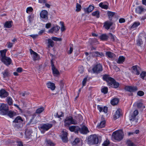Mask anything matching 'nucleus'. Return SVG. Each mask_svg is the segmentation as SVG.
Instances as JSON below:
<instances>
[{
  "instance_id": "obj_1",
  "label": "nucleus",
  "mask_w": 146,
  "mask_h": 146,
  "mask_svg": "<svg viewBox=\"0 0 146 146\" xmlns=\"http://www.w3.org/2000/svg\"><path fill=\"white\" fill-rule=\"evenodd\" d=\"M78 117L80 119H78L77 118L76 119H73L71 116L66 117L64 120V125L66 127H68L71 124H77L82 119L81 115H78Z\"/></svg>"
},
{
  "instance_id": "obj_2",
  "label": "nucleus",
  "mask_w": 146,
  "mask_h": 146,
  "mask_svg": "<svg viewBox=\"0 0 146 146\" xmlns=\"http://www.w3.org/2000/svg\"><path fill=\"white\" fill-rule=\"evenodd\" d=\"M98 135L96 134L91 135L88 139V143L90 145L97 144L99 142Z\"/></svg>"
},
{
  "instance_id": "obj_3",
  "label": "nucleus",
  "mask_w": 146,
  "mask_h": 146,
  "mask_svg": "<svg viewBox=\"0 0 146 146\" xmlns=\"http://www.w3.org/2000/svg\"><path fill=\"white\" fill-rule=\"evenodd\" d=\"M123 133L121 130L115 131L112 134V138L114 140L120 141L123 138Z\"/></svg>"
},
{
  "instance_id": "obj_4",
  "label": "nucleus",
  "mask_w": 146,
  "mask_h": 146,
  "mask_svg": "<svg viewBox=\"0 0 146 146\" xmlns=\"http://www.w3.org/2000/svg\"><path fill=\"white\" fill-rule=\"evenodd\" d=\"M8 110V107L7 105L3 103L0 104V111H1V114L2 115L6 114Z\"/></svg>"
},
{
  "instance_id": "obj_5",
  "label": "nucleus",
  "mask_w": 146,
  "mask_h": 146,
  "mask_svg": "<svg viewBox=\"0 0 146 146\" xmlns=\"http://www.w3.org/2000/svg\"><path fill=\"white\" fill-rule=\"evenodd\" d=\"M52 126V124L50 123L44 124L41 125L40 129L41 132L47 131L51 128Z\"/></svg>"
},
{
  "instance_id": "obj_6",
  "label": "nucleus",
  "mask_w": 146,
  "mask_h": 146,
  "mask_svg": "<svg viewBox=\"0 0 146 146\" xmlns=\"http://www.w3.org/2000/svg\"><path fill=\"white\" fill-rule=\"evenodd\" d=\"M108 85L110 87L114 88H118L119 85V83L116 82L113 78L111 80V81L108 83Z\"/></svg>"
},
{
  "instance_id": "obj_7",
  "label": "nucleus",
  "mask_w": 146,
  "mask_h": 146,
  "mask_svg": "<svg viewBox=\"0 0 146 146\" xmlns=\"http://www.w3.org/2000/svg\"><path fill=\"white\" fill-rule=\"evenodd\" d=\"M47 11L45 10H42L40 13L41 18L44 19V21H47L48 19Z\"/></svg>"
},
{
  "instance_id": "obj_8",
  "label": "nucleus",
  "mask_w": 146,
  "mask_h": 146,
  "mask_svg": "<svg viewBox=\"0 0 146 146\" xmlns=\"http://www.w3.org/2000/svg\"><path fill=\"white\" fill-rule=\"evenodd\" d=\"M132 69L133 73L137 75H139L141 70V69L139 66L137 65L134 66L132 67Z\"/></svg>"
},
{
  "instance_id": "obj_9",
  "label": "nucleus",
  "mask_w": 146,
  "mask_h": 146,
  "mask_svg": "<svg viewBox=\"0 0 146 146\" xmlns=\"http://www.w3.org/2000/svg\"><path fill=\"white\" fill-rule=\"evenodd\" d=\"M69 129L71 132H74L75 133H78L80 131V128L79 126L76 125H72L69 127Z\"/></svg>"
},
{
  "instance_id": "obj_10",
  "label": "nucleus",
  "mask_w": 146,
  "mask_h": 146,
  "mask_svg": "<svg viewBox=\"0 0 146 146\" xmlns=\"http://www.w3.org/2000/svg\"><path fill=\"white\" fill-rule=\"evenodd\" d=\"M125 90L127 91L131 92L137 91V88L136 86H126L125 87Z\"/></svg>"
},
{
  "instance_id": "obj_11",
  "label": "nucleus",
  "mask_w": 146,
  "mask_h": 146,
  "mask_svg": "<svg viewBox=\"0 0 146 146\" xmlns=\"http://www.w3.org/2000/svg\"><path fill=\"white\" fill-rule=\"evenodd\" d=\"M1 73L3 75V77L4 78L9 77L11 75L10 72L8 69L4 70Z\"/></svg>"
},
{
  "instance_id": "obj_12",
  "label": "nucleus",
  "mask_w": 146,
  "mask_h": 146,
  "mask_svg": "<svg viewBox=\"0 0 146 146\" xmlns=\"http://www.w3.org/2000/svg\"><path fill=\"white\" fill-rule=\"evenodd\" d=\"M67 135L66 132L64 131H62V134L61 135V137L62 141L64 142H66L68 141Z\"/></svg>"
},
{
  "instance_id": "obj_13",
  "label": "nucleus",
  "mask_w": 146,
  "mask_h": 146,
  "mask_svg": "<svg viewBox=\"0 0 146 146\" xmlns=\"http://www.w3.org/2000/svg\"><path fill=\"white\" fill-rule=\"evenodd\" d=\"M93 73H98L100 70V64H98L95 65L92 69Z\"/></svg>"
},
{
  "instance_id": "obj_14",
  "label": "nucleus",
  "mask_w": 146,
  "mask_h": 146,
  "mask_svg": "<svg viewBox=\"0 0 146 146\" xmlns=\"http://www.w3.org/2000/svg\"><path fill=\"white\" fill-rule=\"evenodd\" d=\"M9 95L8 92L4 89H2L0 90V97L1 98L7 97Z\"/></svg>"
},
{
  "instance_id": "obj_15",
  "label": "nucleus",
  "mask_w": 146,
  "mask_h": 146,
  "mask_svg": "<svg viewBox=\"0 0 146 146\" xmlns=\"http://www.w3.org/2000/svg\"><path fill=\"white\" fill-rule=\"evenodd\" d=\"M60 29V27L59 26L56 25V26L52 27L49 30L48 32L52 33L53 32H54L56 33H57Z\"/></svg>"
},
{
  "instance_id": "obj_16",
  "label": "nucleus",
  "mask_w": 146,
  "mask_h": 146,
  "mask_svg": "<svg viewBox=\"0 0 146 146\" xmlns=\"http://www.w3.org/2000/svg\"><path fill=\"white\" fill-rule=\"evenodd\" d=\"M2 62L7 65H10L11 62V60L10 58L6 57L1 60Z\"/></svg>"
},
{
  "instance_id": "obj_17",
  "label": "nucleus",
  "mask_w": 146,
  "mask_h": 146,
  "mask_svg": "<svg viewBox=\"0 0 146 146\" xmlns=\"http://www.w3.org/2000/svg\"><path fill=\"white\" fill-rule=\"evenodd\" d=\"M80 132L83 134H86L89 132L88 128L85 126H83L80 130Z\"/></svg>"
},
{
  "instance_id": "obj_18",
  "label": "nucleus",
  "mask_w": 146,
  "mask_h": 146,
  "mask_svg": "<svg viewBox=\"0 0 146 146\" xmlns=\"http://www.w3.org/2000/svg\"><path fill=\"white\" fill-rule=\"evenodd\" d=\"M51 68L54 76H57L60 74L59 72L55 67H53V65H52V68Z\"/></svg>"
},
{
  "instance_id": "obj_19",
  "label": "nucleus",
  "mask_w": 146,
  "mask_h": 146,
  "mask_svg": "<svg viewBox=\"0 0 146 146\" xmlns=\"http://www.w3.org/2000/svg\"><path fill=\"white\" fill-rule=\"evenodd\" d=\"M121 110L120 109H118L116 111L115 114L113 116L114 119L115 120L119 118L121 115Z\"/></svg>"
},
{
  "instance_id": "obj_20",
  "label": "nucleus",
  "mask_w": 146,
  "mask_h": 146,
  "mask_svg": "<svg viewBox=\"0 0 146 146\" xmlns=\"http://www.w3.org/2000/svg\"><path fill=\"white\" fill-rule=\"evenodd\" d=\"M47 87L48 88H50L51 90H53L55 88V84L51 82H48L46 84Z\"/></svg>"
},
{
  "instance_id": "obj_21",
  "label": "nucleus",
  "mask_w": 146,
  "mask_h": 146,
  "mask_svg": "<svg viewBox=\"0 0 146 146\" xmlns=\"http://www.w3.org/2000/svg\"><path fill=\"white\" fill-rule=\"evenodd\" d=\"M138 110H135L130 117V120L132 121H134L135 117L138 114Z\"/></svg>"
},
{
  "instance_id": "obj_22",
  "label": "nucleus",
  "mask_w": 146,
  "mask_h": 146,
  "mask_svg": "<svg viewBox=\"0 0 146 146\" xmlns=\"http://www.w3.org/2000/svg\"><path fill=\"white\" fill-rule=\"evenodd\" d=\"M113 78L110 77L108 75H103V79L104 81H106L107 82L108 84V83H109L111 81Z\"/></svg>"
},
{
  "instance_id": "obj_23",
  "label": "nucleus",
  "mask_w": 146,
  "mask_h": 146,
  "mask_svg": "<svg viewBox=\"0 0 146 146\" xmlns=\"http://www.w3.org/2000/svg\"><path fill=\"white\" fill-rule=\"evenodd\" d=\"M7 50L6 49L0 50L1 56V60L7 57L6 56V53Z\"/></svg>"
},
{
  "instance_id": "obj_24",
  "label": "nucleus",
  "mask_w": 146,
  "mask_h": 146,
  "mask_svg": "<svg viewBox=\"0 0 146 146\" xmlns=\"http://www.w3.org/2000/svg\"><path fill=\"white\" fill-rule=\"evenodd\" d=\"M135 10L137 13L141 14L142 12H144L146 10L143 8V7L141 6H138L136 8Z\"/></svg>"
},
{
  "instance_id": "obj_25",
  "label": "nucleus",
  "mask_w": 146,
  "mask_h": 146,
  "mask_svg": "<svg viewBox=\"0 0 146 146\" xmlns=\"http://www.w3.org/2000/svg\"><path fill=\"white\" fill-rule=\"evenodd\" d=\"M113 23L111 22L107 21L106 22L104 25L105 29L108 30L110 27L112 25Z\"/></svg>"
},
{
  "instance_id": "obj_26",
  "label": "nucleus",
  "mask_w": 146,
  "mask_h": 146,
  "mask_svg": "<svg viewBox=\"0 0 146 146\" xmlns=\"http://www.w3.org/2000/svg\"><path fill=\"white\" fill-rule=\"evenodd\" d=\"M12 22L11 21H8L6 22L4 24L5 28H9L12 26Z\"/></svg>"
},
{
  "instance_id": "obj_27",
  "label": "nucleus",
  "mask_w": 146,
  "mask_h": 146,
  "mask_svg": "<svg viewBox=\"0 0 146 146\" xmlns=\"http://www.w3.org/2000/svg\"><path fill=\"white\" fill-rule=\"evenodd\" d=\"M106 55L109 58L114 59L115 57V55L113 53L110 52H107L106 53Z\"/></svg>"
},
{
  "instance_id": "obj_28",
  "label": "nucleus",
  "mask_w": 146,
  "mask_h": 146,
  "mask_svg": "<svg viewBox=\"0 0 146 146\" xmlns=\"http://www.w3.org/2000/svg\"><path fill=\"white\" fill-rule=\"evenodd\" d=\"M32 133V130H27L25 131V137L27 139H29L31 136V133Z\"/></svg>"
},
{
  "instance_id": "obj_29",
  "label": "nucleus",
  "mask_w": 146,
  "mask_h": 146,
  "mask_svg": "<svg viewBox=\"0 0 146 146\" xmlns=\"http://www.w3.org/2000/svg\"><path fill=\"white\" fill-rule=\"evenodd\" d=\"M108 4L106 2H105L104 3L101 2V8L105 9H107L108 7Z\"/></svg>"
},
{
  "instance_id": "obj_30",
  "label": "nucleus",
  "mask_w": 146,
  "mask_h": 146,
  "mask_svg": "<svg viewBox=\"0 0 146 146\" xmlns=\"http://www.w3.org/2000/svg\"><path fill=\"white\" fill-rule=\"evenodd\" d=\"M140 25L139 22H135L131 26V29H136Z\"/></svg>"
},
{
  "instance_id": "obj_31",
  "label": "nucleus",
  "mask_w": 146,
  "mask_h": 146,
  "mask_svg": "<svg viewBox=\"0 0 146 146\" xmlns=\"http://www.w3.org/2000/svg\"><path fill=\"white\" fill-rule=\"evenodd\" d=\"M45 142L48 146H54L55 145V144L50 140L46 139Z\"/></svg>"
},
{
  "instance_id": "obj_32",
  "label": "nucleus",
  "mask_w": 146,
  "mask_h": 146,
  "mask_svg": "<svg viewBox=\"0 0 146 146\" xmlns=\"http://www.w3.org/2000/svg\"><path fill=\"white\" fill-rule=\"evenodd\" d=\"M23 121L21 117L18 116L13 121V122L16 123H20Z\"/></svg>"
},
{
  "instance_id": "obj_33",
  "label": "nucleus",
  "mask_w": 146,
  "mask_h": 146,
  "mask_svg": "<svg viewBox=\"0 0 146 146\" xmlns=\"http://www.w3.org/2000/svg\"><path fill=\"white\" fill-rule=\"evenodd\" d=\"M48 47H53L54 45V42L51 39H48Z\"/></svg>"
},
{
  "instance_id": "obj_34",
  "label": "nucleus",
  "mask_w": 146,
  "mask_h": 146,
  "mask_svg": "<svg viewBox=\"0 0 146 146\" xmlns=\"http://www.w3.org/2000/svg\"><path fill=\"white\" fill-rule=\"evenodd\" d=\"M119 100L117 98H114L112 99L111 102V104L113 105H117L118 103Z\"/></svg>"
},
{
  "instance_id": "obj_35",
  "label": "nucleus",
  "mask_w": 146,
  "mask_h": 146,
  "mask_svg": "<svg viewBox=\"0 0 146 146\" xmlns=\"http://www.w3.org/2000/svg\"><path fill=\"white\" fill-rule=\"evenodd\" d=\"M125 60V58L123 56H120L118 58L117 62L119 64H121L124 62Z\"/></svg>"
},
{
  "instance_id": "obj_36",
  "label": "nucleus",
  "mask_w": 146,
  "mask_h": 146,
  "mask_svg": "<svg viewBox=\"0 0 146 146\" xmlns=\"http://www.w3.org/2000/svg\"><path fill=\"white\" fill-rule=\"evenodd\" d=\"M108 88L107 87L102 86L101 89V92L104 94L107 93Z\"/></svg>"
},
{
  "instance_id": "obj_37",
  "label": "nucleus",
  "mask_w": 146,
  "mask_h": 146,
  "mask_svg": "<svg viewBox=\"0 0 146 146\" xmlns=\"http://www.w3.org/2000/svg\"><path fill=\"white\" fill-rule=\"evenodd\" d=\"M6 101L8 104L11 106L13 104V100L10 97H8L6 99Z\"/></svg>"
},
{
  "instance_id": "obj_38",
  "label": "nucleus",
  "mask_w": 146,
  "mask_h": 146,
  "mask_svg": "<svg viewBox=\"0 0 146 146\" xmlns=\"http://www.w3.org/2000/svg\"><path fill=\"white\" fill-rule=\"evenodd\" d=\"M108 14L110 19L111 20L112 17L114 16L115 14V13L111 11H108Z\"/></svg>"
},
{
  "instance_id": "obj_39",
  "label": "nucleus",
  "mask_w": 146,
  "mask_h": 146,
  "mask_svg": "<svg viewBox=\"0 0 146 146\" xmlns=\"http://www.w3.org/2000/svg\"><path fill=\"white\" fill-rule=\"evenodd\" d=\"M8 115L10 117L12 118L16 115V113L14 112L9 111L8 113Z\"/></svg>"
},
{
  "instance_id": "obj_40",
  "label": "nucleus",
  "mask_w": 146,
  "mask_h": 146,
  "mask_svg": "<svg viewBox=\"0 0 146 146\" xmlns=\"http://www.w3.org/2000/svg\"><path fill=\"white\" fill-rule=\"evenodd\" d=\"M44 109L43 107H41L38 108L36 111V113L38 114H40L43 112Z\"/></svg>"
},
{
  "instance_id": "obj_41",
  "label": "nucleus",
  "mask_w": 146,
  "mask_h": 146,
  "mask_svg": "<svg viewBox=\"0 0 146 146\" xmlns=\"http://www.w3.org/2000/svg\"><path fill=\"white\" fill-rule=\"evenodd\" d=\"M93 16L96 17L97 18H98L100 17V12L98 11H96L93 12L92 13Z\"/></svg>"
},
{
  "instance_id": "obj_42",
  "label": "nucleus",
  "mask_w": 146,
  "mask_h": 146,
  "mask_svg": "<svg viewBox=\"0 0 146 146\" xmlns=\"http://www.w3.org/2000/svg\"><path fill=\"white\" fill-rule=\"evenodd\" d=\"M108 38V36L106 34H103L101 35V40H107Z\"/></svg>"
},
{
  "instance_id": "obj_43",
  "label": "nucleus",
  "mask_w": 146,
  "mask_h": 146,
  "mask_svg": "<svg viewBox=\"0 0 146 146\" xmlns=\"http://www.w3.org/2000/svg\"><path fill=\"white\" fill-rule=\"evenodd\" d=\"M137 105L138 108L143 109L145 108V106L141 103H138L137 104Z\"/></svg>"
},
{
  "instance_id": "obj_44",
  "label": "nucleus",
  "mask_w": 146,
  "mask_h": 146,
  "mask_svg": "<svg viewBox=\"0 0 146 146\" xmlns=\"http://www.w3.org/2000/svg\"><path fill=\"white\" fill-rule=\"evenodd\" d=\"M126 143L128 146H136L132 141L129 140L127 141Z\"/></svg>"
},
{
  "instance_id": "obj_45",
  "label": "nucleus",
  "mask_w": 146,
  "mask_h": 146,
  "mask_svg": "<svg viewBox=\"0 0 146 146\" xmlns=\"http://www.w3.org/2000/svg\"><path fill=\"white\" fill-rule=\"evenodd\" d=\"M102 121L101 120V128L105 127L106 121L104 118H102Z\"/></svg>"
},
{
  "instance_id": "obj_46",
  "label": "nucleus",
  "mask_w": 146,
  "mask_h": 146,
  "mask_svg": "<svg viewBox=\"0 0 146 146\" xmlns=\"http://www.w3.org/2000/svg\"><path fill=\"white\" fill-rule=\"evenodd\" d=\"M39 57L36 53H35L33 54V59L34 60H37L39 59Z\"/></svg>"
},
{
  "instance_id": "obj_47",
  "label": "nucleus",
  "mask_w": 146,
  "mask_h": 146,
  "mask_svg": "<svg viewBox=\"0 0 146 146\" xmlns=\"http://www.w3.org/2000/svg\"><path fill=\"white\" fill-rule=\"evenodd\" d=\"M94 8V6L90 5L87 9V12H90L93 10Z\"/></svg>"
},
{
  "instance_id": "obj_48",
  "label": "nucleus",
  "mask_w": 146,
  "mask_h": 146,
  "mask_svg": "<svg viewBox=\"0 0 146 146\" xmlns=\"http://www.w3.org/2000/svg\"><path fill=\"white\" fill-rule=\"evenodd\" d=\"M108 108L106 106L101 107V112H104L105 113H107L108 112Z\"/></svg>"
},
{
  "instance_id": "obj_49",
  "label": "nucleus",
  "mask_w": 146,
  "mask_h": 146,
  "mask_svg": "<svg viewBox=\"0 0 146 146\" xmlns=\"http://www.w3.org/2000/svg\"><path fill=\"white\" fill-rule=\"evenodd\" d=\"M146 76V72L145 71H143L140 74V77L144 80V77Z\"/></svg>"
},
{
  "instance_id": "obj_50",
  "label": "nucleus",
  "mask_w": 146,
  "mask_h": 146,
  "mask_svg": "<svg viewBox=\"0 0 146 146\" xmlns=\"http://www.w3.org/2000/svg\"><path fill=\"white\" fill-rule=\"evenodd\" d=\"M80 139L78 138H76L72 143L73 145H76L80 142Z\"/></svg>"
},
{
  "instance_id": "obj_51",
  "label": "nucleus",
  "mask_w": 146,
  "mask_h": 146,
  "mask_svg": "<svg viewBox=\"0 0 146 146\" xmlns=\"http://www.w3.org/2000/svg\"><path fill=\"white\" fill-rule=\"evenodd\" d=\"M73 50V46L72 44H70V50L68 52V54H71Z\"/></svg>"
},
{
  "instance_id": "obj_52",
  "label": "nucleus",
  "mask_w": 146,
  "mask_h": 146,
  "mask_svg": "<svg viewBox=\"0 0 146 146\" xmlns=\"http://www.w3.org/2000/svg\"><path fill=\"white\" fill-rule=\"evenodd\" d=\"M59 115L58 114V113H57L56 115V117H57L58 118H60L61 117H63L64 116V113L61 111H60L59 112Z\"/></svg>"
},
{
  "instance_id": "obj_53",
  "label": "nucleus",
  "mask_w": 146,
  "mask_h": 146,
  "mask_svg": "<svg viewBox=\"0 0 146 146\" xmlns=\"http://www.w3.org/2000/svg\"><path fill=\"white\" fill-rule=\"evenodd\" d=\"M60 23L61 24V26L60 30L62 32H63L65 30V28L64 26V23L63 22H60Z\"/></svg>"
},
{
  "instance_id": "obj_54",
  "label": "nucleus",
  "mask_w": 146,
  "mask_h": 146,
  "mask_svg": "<svg viewBox=\"0 0 146 146\" xmlns=\"http://www.w3.org/2000/svg\"><path fill=\"white\" fill-rule=\"evenodd\" d=\"M81 7L80 5L78 3H77L76 6V11H79L81 10Z\"/></svg>"
},
{
  "instance_id": "obj_55",
  "label": "nucleus",
  "mask_w": 146,
  "mask_h": 146,
  "mask_svg": "<svg viewBox=\"0 0 146 146\" xmlns=\"http://www.w3.org/2000/svg\"><path fill=\"white\" fill-rule=\"evenodd\" d=\"M109 37L111 39V40L113 41H114L115 40V36L113 35H112L111 33H110L109 34Z\"/></svg>"
},
{
  "instance_id": "obj_56",
  "label": "nucleus",
  "mask_w": 146,
  "mask_h": 146,
  "mask_svg": "<svg viewBox=\"0 0 146 146\" xmlns=\"http://www.w3.org/2000/svg\"><path fill=\"white\" fill-rule=\"evenodd\" d=\"M52 40L55 41H60L62 39L61 38H58L56 37H51Z\"/></svg>"
},
{
  "instance_id": "obj_57",
  "label": "nucleus",
  "mask_w": 146,
  "mask_h": 146,
  "mask_svg": "<svg viewBox=\"0 0 146 146\" xmlns=\"http://www.w3.org/2000/svg\"><path fill=\"white\" fill-rule=\"evenodd\" d=\"M142 43L143 42L141 39L139 38L137 40V44L138 45L140 46Z\"/></svg>"
},
{
  "instance_id": "obj_58",
  "label": "nucleus",
  "mask_w": 146,
  "mask_h": 146,
  "mask_svg": "<svg viewBox=\"0 0 146 146\" xmlns=\"http://www.w3.org/2000/svg\"><path fill=\"white\" fill-rule=\"evenodd\" d=\"M110 144L109 141L108 140H106L102 144V146H108Z\"/></svg>"
},
{
  "instance_id": "obj_59",
  "label": "nucleus",
  "mask_w": 146,
  "mask_h": 146,
  "mask_svg": "<svg viewBox=\"0 0 146 146\" xmlns=\"http://www.w3.org/2000/svg\"><path fill=\"white\" fill-rule=\"evenodd\" d=\"M84 71V69L83 67L81 66L79 67L78 71L80 73H82Z\"/></svg>"
},
{
  "instance_id": "obj_60",
  "label": "nucleus",
  "mask_w": 146,
  "mask_h": 146,
  "mask_svg": "<svg viewBox=\"0 0 146 146\" xmlns=\"http://www.w3.org/2000/svg\"><path fill=\"white\" fill-rule=\"evenodd\" d=\"M87 80V78L85 77L84 79L82 82L83 87L86 85Z\"/></svg>"
},
{
  "instance_id": "obj_61",
  "label": "nucleus",
  "mask_w": 146,
  "mask_h": 146,
  "mask_svg": "<svg viewBox=\"0 0 146 146\" xmlns=\"http://www.w3.org/2000/svg\"><path fill=\"white\" fill-rule=\"evenodd\" d=\"M144 94V92L142 91H139L137 92V95L140 96H143Z\"/></svg>"
},
{
  "instance_id": "obj_62",
  "label": "nucleus",
  "mask_w": 146,
  "mask_h": 146,
  "mask_svg": "<svg viewBox=\"0 0 146 146\" xmlns=\"http://www.w3.org/2000/svg\"><path fill=\"white\" fill-rule=\"evenodd\" d=\"M33 11V9L31 7H29L27 9L26 12L28 13L30 12H31Z\"/></svg>"
},
{
  "instance_id": "obj_63",
  "label": "nucleus",
  "mask_w": 146,
  "mask_h": 146,
  "mask_svg": "<svg viewBox=\"0 0 146 146\" xmlns=\"http://www.w3.org/2000/svg\"><path fill=\"white\" fill-rule=\"evenodd\" d=\"M17 143L19 146H23V143L21 141H17Z\"/></svg>"
},
{
  "instance_id": "obj_64",
  "label": "nucleus",
  "mask_w": 146,
  "mask_h": 146,
  "mask_svg": "<svg viewBox=\"0 0 146 146\" xmlns=\"http://www.w3.org/2000/svg\"><path fill=\"white\" fill-rule=\"evenodd\" d=\"M146 19V15H144V16L140 17V19L141 21H143Z\"/></svg>"
}]
</instances>
